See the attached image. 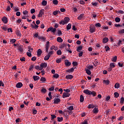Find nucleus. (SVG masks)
Listing matches in <instances>:
<instances>
[{
  "label": "nucleus",
  "instance_id": "nucleus-1",
  "mask_svg": "<svg viewBox=\"0 0 124 124\" xmlns=\"http://www.w3.org/2000/svg\"><path fill=\"white\" fill-rule=\"evenodd\" d=\"M40 67L41 69V70H42V69H43V68H45L46 67H47V63L46 62H42L40 64Z\"/></svg>",
  "mask_w": 124,
  "mask_h": 124
},
{
  "label": "nucleus",
  "instance_id": "nucleus-2",
  "mask_svg": "<svg viewBox=\"0 0 124 124\" xmlns=\"http://www.w3.org/2000/svg\"><path fill=\"white\" fill-rule=\"evenodd\" d=\"M44 14V9H42L41 10H40V11L39 13L38 17H39V18H40V17H42V16H43Z\"/></svg>",
  "mask_w": 124,
  "mask_h": 124
},
{
  "label": "nucleus",
  "instance_id": "nucleus-3",
  "mask_svg": "<svg viewBox=\"0 0 124 124\" xmlns=\"http://www.w3.org/2000/svg\"><path fill=\"white\" fill-rule=\"evenodd\" d=\"M61 102V99L55 98L54 100V104H59Z\"/></svg>",
  "mask_w": 124,
  "mask_h": 124
},
{
  "label": "nucleus",
  "instance_id": "nucleus-4",
  "mask_svg": "<svg viewBox=\"0 0 124 124\" xmlns=\"http://www.w3.org/2000/svg\"><path fill=\"white\" fill-rule=\"evenodd\" d=\"M70 96V93H63L62 95V98H65V97H69Z\"/></svg>",
  "mask_w": 124,
  "mask_h": 124
},
{
  "label": "nucleus",
  "instance_id": "nucleus-5",
  "mask_svg": "<svg viewBox=\"0 0 124 124\" xmlns=\"http://www.w3.org/2000/svg\"><path fill=\"white\" fill-rule=\"evenodd\" d=\"M2 21L4 24H7L8 23V20L7 19V17L6 16H4L2 18Z\"/></svg>",
  "mask_w": 124,
  "mask_h": 124
},
{
  "label": "nucleus",
  "instance_id": "nucleus-6",
  "mask_svg": "<svg viewBox=\"0 0 124 124\" xmlns=\"http://www.w3.org/2000/svg\"><path fill=\"white\" fill-rule=\"evenodd\" d=\"M49 44H50V42L47 41L46 44V52L48 53V50H49Z\"/></svg>",
  "mask_w": 124,
  "mask_h": 124
},
{
  "label": "nucleus",
  "instance_id": "nucleus-7",
  "mask_svg": "<svg viewBox=\"0 0 124 124\" xmlns=\"http://www.w3.org/2000/svg\"><path fill=\"white\" fill-rule=\"evenodd\" d=\"M90 31L91 32V33H93L95 31V27H90Z\"/></svg>",
  "mask_w": 124,
  "mask_h": 124
},
{
  "label": "nucleus",
  "instance_id": "nucleus-8",
  "mask_svg": "<svg viewBox=\"0 0 124 124\" xmlns=\"http://www.w3.org/2000/svg\"><path fill=\"white\" fill-rule=\"evenodd\" d=\"M91 92L92 91L87 89L86 90H84L83 93L86 94H88V95H90L91 94Z\"/></svg>",
  "mask_w": 124,
  "mask_h": 124
},
{
  "label": "nucleus",
  "instance_id": "nucleus-9",
  "mask_svg": "<svg viewBox=\"0 0 124 124\" xmlns=\"http://www.w3.org/2000/svg\"><path fill=\"white\" fill-rule=\"evenodd\" d=\"M16 87L17 88H22V87H23V83H22V82H18L16 84Z\"/></svg>",
  "mask_w": 124,
  "mask_h": 124
},
{
  "label": "nucleus",
  "instance_id": "nucleus-10",
  "mask_svg": "<svg viewBox=\"0 0 124 124\" xmlns=\"http://www.w3.org/2000/svg\"><path fill=\"white\" fill-rule=\"evenodd\" d=\"M64 63L66 66H70L71 65V62H69L68 60H65Z\"/></svg>",
  "mask_w": 124,
  "mask_h": 124
},
{
  "label": "nucleus",
  "instance_id": "nucleus-11",
  "mask_svg": "<svg viewBox=\"0 0 124 124\" xmlns=\"http://www.w3.org/2000/svg\"><path fill=\"white\" fill-rule=\"evenodd\" d=\"M65 78L69 79V80H71V79H73V76H72V75H67L65 77Z\"/></svg>",
  "mask_w": 124,
  "mask_h": 124
},
{
  "label": "nucleus",
  "instance_id": "nucleus-12",
  "mask_svg": "<svg viewBox=\"0 0 124 124\" xmlns=\"http://www.w3.org/2000/svg\"><path fill=\"white\" fill-rule=\"evenodd\" d=\"M103 83H104L105 84V85H106V86H108V85H109V84H110V81L108 79V80L104 79Z\"/></svg>",
  "mask_w": 124,
  "mask_h": 124
},
{
  "label": "nucleus",
  "instance_id": "nucleus-13",
  "mask_svg": "<svg viewBox=\"0 0 124 124\" xmlns=\"http://www.w3.org/2000/svg\"><path fill=\"white\" fill-rule=\"evenodd\" d=\"M64 21H65V23L66 24H67V23H68L69 21H70V18H69V17H65L64 18Z\"/></svg>",
  "mask_w": 124,
  "mask_h": 124
},
{
  "label": "nucleus",
  "instance_id": "nucleus-14",
  "mask_svg": "<svg viewBox=\"0 0 124 124\" xmlns=\"http://www.w3.org/2000/svg\"><path fill=\"white\" fill-rule=\"evenodd\" d=\"M42 53V50L41 49H39L37 51V56L38 57H40L41 56V54Z\"/></svg>",
  "mask_w": 124,
  "mask_h": 124
},
{
  "label": "nucleus",
  "instance_id": "nucleus-15",
  "mask_svg": "<svg viewBox=\"0 0 124 124\" xmlns=\"http://www.w3.org/2000/svg\"><path fill=\"white\" fill-rule=\"evenodd\" d=\"M108 41H109V39H108V38L107 37H106L103 39V43H104V44L107 43Z\"/></svg>",
  "mask_w": 124,
  "mask_h": 124
},
{
  "label": "nucleus",
  "instance_id": "nucleus-16",
  "mask_svg": "<svg viewBox=\"0 0 124 124\" xmlns=\"http://www.w3.org/2000/svg\"><path fill=\"white\" fill-rule=\"evenodd\" d=\"M85 70L88 75H91V74H92V72H91V70L87 69V68H85Z\"/></svg>",
  "mask_w": 124,
  "mask_h": 124
},
{
  "label": "nucleus",
  "instance_id": "nucleus-17",
  "mask_svg": "<svg viewBox=\"0 0 124 124\" xmlns=\"http://www.w3.org/2000/svg\"><path fill=\"white\" fill-rule=\"evenodd\" d=\"M57 41H58V42H59L60 43H62V42L63 41V40L61 37H58L57 39Z\"/></svg>",
  "mask_w": 124,
  "mask_h": 124
},
{
  "label": "nucleus",
  "instance_id": "nucleus-18",
  "mask_svg": "<svg viewBox=\"0 0 124 124\" xmlns=\"http://www.w3.org/2000/svg\"><path fill=\"white\" fill-rule=\"evenodd\" d=\"M42 5L43 6H46L47 5V1L44 0L42 1Z\"/></svg>",
  "mask_w": 124,
  "mask_h": 124
},
{
  "label": "nucleus",
  "instance_id": "nucleus-19",
  "mask_svg": "<svg viewBox=\"0 0 124 124\" xmlns=\"http://www.w3.org/2000/svg\"><path fill=\"white\" fill-rule=\"evenodd\" d=\"M82 49H83V46H80L78 47L77 51V52H80V51H81Z\"/></svg>",
  "mask_w": 124,
  "mask_h": 124
},
{
  "label": "nucleus",
  "instance_id": "nucleus-20",
  "mask_svg": "<svg viewBox=\"0 0 124 124\" xmlns=\"http://www.w3.org/2000/svg\"><path fill=\"white\" fill-rule=\"evenodd\" d=\"M93 112L94 114H97L98 113V108H94L93 109Z\"/></svg>",
  "mask_w": 124,
  "mask_h": 124
},
{
  "label": "nucleus",
  "instance_id": "nucleus-21",
  "mask_svg": "<svg viewBox=\"0 0 124 124\" xmlns=\"http://www.w3.org/2000/svg\"><path fill=\"white\" fill-rule=\"evenodd\" d=\"M84 16V14H81V15L78 16V20H82L83 19V16Z\"/></svg>",
  "mask_w": 124,
  "mask_h": 124
},
{
  "label": "nucleus",
  "instance_id": "nucleus-22",
  "mask_svg": "<svg viewBox=\"0 0 124 124\" xmlns=\"http://www.w3.org/2000/svg\"><path fill=\"white\" fill-rule=\"evenodd\" d=\"M66 71V72H69V73H70V72H73V71H74V68H71L70 69L67 70Z\"/></svg>",
  "mask_w": 124,
  "mask_h": 124
},
{
  "label": "nucleus",
  "instance_id": "nucleus-23",
  "mask_svg": "<svg viewBox=\"0 0 124 124\" xmlns=\"http://www.w3.org/2000/svg\"><path fill=\"white\" fill-rule=\"evenodd\" d=\"M38 39H42L43 41H45L46 40V37L38 36Z\"/></svg>",
  "mask_w": 124,
  "mask_h": 124
},
{
  "label": "nucleus",
  "instance_id": "nucleus-24",
  "mask_svg": "<svg viewBox=\"0 0 124 124\" xmlns=\"http://www.w3.org/2000/svg\"><path fill=\"white\" fill-rule=\"evenodd\" d=\"M28 48L29 49L28 52H29L30 53H31L33 50V48H31V47L30 46H28Z\"/></svg>",
  "mask_w": 124,
  "mask_h": 124
},
{
  "label": "nucleus",
  "instance_id": "nucleus-25",
  "mask_svg": "<svg viewBox=\"0 0 124 124\" xmlns=\"http://www.w3.org/2000/svg\"><path fill=\"white\" fill-rule=\"evenodd\" d=\"M41 93H47V90L45 88H42L41 90Z\"/></svg>",
  "mask_w": 124,
  "mask_h": 124
},
{
  "label": "nucleus",
  "instance_id": "nucleus-26",
  "mask_svg": "<svg viewBox=\"0 0 124 124\" xmlns=\"http://www.w3.org/2000/svg\"><path fill=\"white\" fill-rule=\"evenodd\" d=\"M115 21L116 22V23H119V22H121V18H120L119 17H117L115 18Z\"/></svg>",
  "mask_w": 124,
  "mask_h": 124
},
{
  "label": "nucleus",
  "instance_id": "nucleus-27",
  "mask_svg": "<svg viewBox=\"0 0 124 124\" xmlns=\"http://www.w3.org/2000/svg\"><path fill=\"white\" fill-rule=\"evenodd\" d=\"M88 108L89 109H92V108L93 109V108H94V105L90 104V105H88Z\"/></svg>",
  "mask_w": 124,
  "mask_h": 124
},
{
  "label": "nucleus",
  "instance_id": "nucleus-28",
  "mask_svg": "<svg viewBox=\"0 0 124 124\" xmlns=\"http://www.w3.org/2000/svg\"><path fill=\"white\" fill-rule=\"evenodd\" d=\"M84 102V96H83V95H80V102Z\"/></svg>",
  "mask_w": 124,
  "mask_h": 124
},
{
  "label": "nucleus",
  "instance_id": "nucleus-29",
  "mask_svg": "<svg viewBox=\"0 0 124 124\" xmlns=\"http://www.w3.org/2000/svg\"><path fill=\"white\" fill-rule=\"evenodd\" d=\"M117 58L118 57H117V56H115V57H113L112 59V62H117Z\"/></svg>",
  "mask_w": 124,
  "mask_h": 124
},
{
  "label": "nucleus",
  "instance_id": "nucleus-30",
  "mask_svg": "<svg viewBox=\"0 0 124 124\" xmlns=\"http://www.w3.org/2000/svg\"><path fill=\"white\" fill-rule=\"evenodd\" d=\"M16 34L17 35V36H21L22 34H21V32L19 31H17L16 32Z\"/></svg>",
  "mask_w": 124,
  "mask_h": 124
},
{
  "label": "nucleus",
  "instance_id": "nucleus-31",
  "mask_svg": "<svg viewBox=\"0 0 124 124\" xmlns=\"http://www.w3.org/2000/svg\"><path fill=\"white\" fill-rule=\"evenodd\" d=\"M114 97H115V98H118V97H119V93H118V92H115V93H114Z\"/></svg>",
  "mask_w": 124,
  "mask_h": 124
},
{
  "label": "nucleus",
  "instance_id": "nucleus-32",
  "mask_svg": "<svg viewBox=\"0 0 124 124\" xmlns=\"http://www.w3.org/2000/svg\"><path fill=\"white\" fill-rule=\"evenodd\" d=\"M70 29H71V24L69 23L66 27V30L68 31L69 30H70Z\"/></svg>",
  "mask_w": 124,
  "mask_h": 124
},
{
  "label": "nucleus",
  "instance_id": "nucleus-33",
  "mask_svg": "<svg viewBox=\"0 0 124 124\" xmlns=\"http://www.w3.org/2000/svg\"><path fill=\"white\" fill-rule=\"evenodd\" d=\"M53 77L54 78H56V79H58V78L60 77V75H59V74H55L54 75H53Z\"/></svg>",
  "mask_w": 124,
  "mask_h": 124
},
{
  "label": "nucleus",
  "instance_id": "nucleus-34",
  "mask_svg": "<svg viewBox=\"0 0 124 124\" xmlns=\"http://www.w3.org/2000/svg\"><path fill=\"white\" fill-rule=\"evenodd\" d=\"M58 119V122H62V121H63V118H62V117H58L57 118Z\"/></svg>",
  "mask_w": 124,
  "mask_h": 124
},
{
  "label": "nucleus",
  "instance_id": "nucleus-35",
  "mask_svg": "<svg viewBox=\"0 0 124 124\" xmlns=\"http://www.w3.org/2000/svg\"><path fill=\"white\" fill-rule=\"evenodd\" d=\"M40 81L41 82H46V78H45L42 77L40 78Z\"/></svg>",
  "mask_w": 124,
  "mask_h": 124
},
{
  "label": "nucleus",
  "instance_id": "nucleus-36",
  "mask_svg": "<svg viewBox=\"0 0 124 124\" xmlns=\"http://www.w3.org/2000/svg\"><path fill=\"white\" fill-rule=\"evenodd\" d=\"M114 87L115 89H119V88H120V84L119 83H116L115 84Z\"/></svg>",
  "mask_w": 124,
  "mask_h": 124
},
{
  "label": "nucleus",
  "instance_id": "nucleus-37",
  "mask_svg": "<svg viewBox=\"0 0 124 124\" xmlns=\"http://www.w3.org/2000/svg\"><path fill=\"white\" fill-rule=\"evenodd\" d=\"M49 59H50V56H48V55H46L44 58L45 61H48Z\"/></svg>",
  "mask_w": 124,
  "mask_h": 124
},
{
  "label": "nucleus",
  "instance_id": "nucleus-38",
  "mask_svg": "<svg viewBox=\"0 0 124 124\" xmlns=\"http://www.w3.org/2000/svg\"><path fill=\"white\" fill-rule=\"evenodd\" d=\"M51 120L52 121H54V119L57 118V116H56V115H55V114H51Z\"/></svg>",
  "mask_w": 124,
  "mask_h": 124
},
{
  "label": "nucleus",
  "instance_id": "nucleus-39",
  "mask_svg": "<svg viewBox=\"0 0 124 124\" xmlns=\"http://www.w3.org/2000/svg\"><path fill=\"white\" fill-rule=\"evenodd\" d=\"M72 64H73V66H77V65H78V62H72Z\"/></svg>",
  "mask_w": 124,
  "mask_h": 124
},
{
  "label": "nucleus",
  "instance_id": "nucleus-40",
  "mask_svg": "<svg viewBox=\"0 0 124 124\" xmlns=\"http://www.w3.org/2000/svg\"><path fill=\"white\" fill-rule=\"evenodd\" d=\"M64 112H65V113L67 112L68 113H69V115H71L73 113L72 110H64Z\"/></svg>",
  "mask_w": 124,
  "mask_h": 124
},
{
  "label": "nucleus",
  "instance_id": "nucleus-41",
  "mask_svg": "<svg viewBox=\"0 0 124 124\" xmlns=\"http://www.w3.org/2000/svg\"><path fill=\"white\" fill-rule=\"evenodd\" d=\"M53 4L57 5V4H58V3H59V1H58V0H53Z\"/></svg>",
  "mask_w": 124,
  "mask_h": 124
},
{
  "label": "nucleus",
  "instance_id": "nucleus-42",
  "mask_svg": "<svg viewBox=\"0 0 124 124\" xmlns=\"http://www.w3.org/2000/svg\"><path fill=\"white\" fill-rule=\"evenodd\" d=\"M67 109L69 110L70 111H72V110H74V108H73V106H72L68 107Z\"/></svg>",
  "mask_w": 124,
  "mask_h": 124
},
{
  "label": "nucleus",
  "instance_id": "nucleus-43",
  "mask_svg": "<svg viewBox=\"0 0 124 124\" xmlns=\"http://www.w3.org/2000/svg\"><path fill=\"white\" fill-rule=\"evenodd\" d=\"M57 54L58 56H61V55H62V50L60 49L57 50Z\"/></svg>",
  "mask_w": 124,
  "mask_h": 124
},
{
  "label": "nucleus",
  "instance_id": "nucleus-44",
  "mask_svg": "<svg viewBox=\"0 0 124 124\" xmlns=\"http://www.w3.org/2000/svg\"><path fill=\"white\" fill-rule=\"evenodd\" d=\"M34 67V66L33 64H31L30 65V68L29 69V71H31V70H32V69Z\"/></svg>",
  "mask_w": 124,
  "mask_h": 124
},
{
  "label": "nucleus",
  "instance_id": "nucleus-45",
  "mask_svg": "<svg viewBox=\"0 0 124 124\" xmlns=\"http://www.w3.org/2000/svg\"><path fill=\"white\" fill-rule=\"evenodd\" d=\"M91 94H92L93 96H96V93L94 91L91 92Z\"/></svg>",
  "mask_w": 124,
  "mask_h": 124
},
{
  "label": "nucleus",
  "instance_id": "nucleus-46",
  "mask_svg": "<svg viewBox=\"0 0 124 124\" xmlns=\"http://www.w3.org/2000/svg\"><path fill=\"white\" fill-rule=\"evenodd\" d=\"M124 102V97H122L120 99V103H121V104H123Z\"/></svg>",
  "mask_w": 124,
  "mask_h": 124
},
{
  "label": "nucleus",
  "instance_id": "nucleus-47",
  "mask_svg": "<svg viewBox=\"0 0 124 124\" xmlns=\"http://www.w3.org/2000/svg\"><path fill=\"white\" fill-rule=\"evenodd\" d=\"M109 66L112 68L115 67V64H114V63L111 62L110 63Z\"/></svg>",
  "mask_w": 124,
  "mask_h": 124
},
{
  "label": "nucleus",
  "instance_id": "nucleus-48",
  "mask_svg": "<svg viewBox=\"0 0 124 124\" xmlns=\"http://www.w3.org/2000/svg\"><path fill=\"white\" fill-rule=\"evenodd\" d=\"M86 67L87 69H88L89 70H91V69H92L93 68V66L91 65V66H88Z\"/></svg>",
  "mask_w": 124,
  "mask_h": 124
},
{
  "label": "nucleus",
  "instance_id": "nucleus-49",
  "mask_svg": "<svg viewBox=\"0 0 124 124\" xmlns=\"http://www.w3.org/2000/svg\"><path fill=\"white\" fill-rule=\"evenodd\" d=\"M57 31V29L56 28H53L52 29H51V32H53V33H56V31Z\"/></svg>",
  "mask_w": 124,
  "mask_h": 124
},
{
  "label": "nucleus",
  "instance_id": "nucleus-50",
  "mask_svg": "<svg viewBox=\"0 0 124 124\" xmlns=\"http://www.w3.org/2000/svg\"><path fill=\"white\" fill-rule=\"evenodd\" d=\"M59 24H60V25H62H62H63H63H65V24L66 23H65V21L64 20H61Z\"/></svg>",
  "mask_w": 124,
  "mask_h": 124
},
{
  "label": "nucleus",
  "instance_id": "nucleus-51",
  "mask_svg": "<svg viewBox=\"0 0 124 124\" xmlns=\"http://www.w3.org/2000/svg\"><path fill=\"white\" fill-rule=\"evenodd\" d=\"M18 51H20V52H23V48H22V47L21 46H19L18 47Z\"/></svg>",
  "mask_w": 124,
  "mask_h": 124
},
{
  "label": "nucleus",
  "instance_id": "nucleus-52",
  "mask_svg": "<svg viewBox=\"0 0 124 124\" xmlns=\"http://www.w3.org/2000/svg\"><path fill=\"white\" fill-rule=\"evenodd\" d=\"M35 69H37V70H41V67H40L39 66H38V65H36V66H35Z\"/></svg>",
  "mask_w": 124,
  "mask_h": 124
},
{
  "label": "nucleus",
  "instance_id": "nucleus-53",
  "mask_svg": "<svg viewBox=\"0 0 124 124\" xmlns=\"http://www.w3.org/2000/svg\"><path fill=\"white\" fill-rule=\"evenodd\" d=\"M57 33L58 35H62V31L61 30H58Z\"/></svg>",
  "mask_w": 124,
  "mask_h": 124
},
{
  "label": "nucleus",
  "instance_id": "nucleus-54",
  "mask_svg": "<svg viewBox=\"0 0 124 124\" xmlns=\"http://www.w3.org/2000/svg\"><path fill=\"white\" fill-rule=\"evenodd\" d=\"M55 89V87L54 86H52L49 88V92H53L54 91V89Z\"/></svg>",
  "mask_w": 124,
  "mask_h": 124
},
{
  "label": "nucleus",
  "instance_id": "nucleus-55",
  "mask_svg": "<svg viewBox=\"0 0 124 124\" xmlns=\"http://www.w3.org/2000/svg\"><path fill=\"white\" fill-rule=\"evenodd\" d=\"M105 48L106 49V52H107L108 51H109V50H110V47H109V46H105Z\"/></svg>",
  "mask_w": 124,
  "mask_h": 124
},
{
  "label": "nucleus",
  "instance_id": "nucleus-56",
  "mask_svg": "<svg viewBox=\"0 0 124 124\" xmlns=\"http://www.w3.org/2000/svg\"><path fill=\"white\" fill-rule=\"evenodd\" d=\"M62 62V58L58 59L56 60V62L57 63H60V62Z\"/></svg>",
  "mask_w": 124,
  "mask_h": 124
},
{
  "label": "nucleus",
  "instance_id": "nucleus-57",
  "mask_svg": "<svg viewBox=\"0 0 124 124\" xmlns=\"http://www.w3.org/2000/svg\"><path fill=\"white\" fill-rule=\"evenodd\" d=\"M53 29V27H50V28H48L46 30L47 32H49V31H52V29Z\"/></svg>",
  "mask_w": 124,
  "mask_h": 124
},
{
  "label": "nucleus",
  "instance_id": "nucleus-58",
  "mask_svg": "<svg viewBox=\"0 0 124 124\" xmlns=\"http://www.w3.org/2000/svg\"><path fill=\"white\" fill-rule=\"evenodd\" d=\"M35 12V9H31V14H33V13H34Z\"/></svg>",
  "mask_w": 124,
  "mask_h": 124
},
{
  "label": "nucleus",
  "instance_id": "nucleus-59",
  "mask_svg": "<svg viewBox=\"0 0 124 124\" xmlns=\"http://www.w3.org/2000/svg\"><path fill=\"white\" fill-rule=\"evenodd\" d=\"M111 98V97H110L109 95L106 98V101H109L110 100V99Z\"/></svg>",
  "mask_w": 124,
  "mask_h": 124
},
{
  "label": "nucleus",
  "instance_id": "nucleus-60",
  "mask_svg": "<svg viewBox=\"0 0 124 124\" xmlns=\"http://www.w3.org/2000/svg\"><path fill=\"white\" fill-rule=\"evenodd\" d=\"M95 27H101V24L99 23H95Z\"/></svg>",
  "mask_w": 124,
  "mask_h": 124
},
{
  "label": "nucleus",
  "instance_id": "nucleus-61",
  "mask_svg": "<svg viewBox=\"0 0 124 124\" xmlns=\"http://www.w3.org/2000/svg\"><path fill=\"white\" fill-rule=\"evenodd\" d=\"M72 30H73V31H77V28H76V27L73 25Z\"/></svg>",
  "mask_w": 124,
  "mask_h": 124
},
{
  "label": "nucleus",
  "instance_id": "nucleus-62",
  "mask_svg": "<svg viewBox=\"0 0 124 124\" xmlns=\"http://www.w3.org/2000/svg\"><path fill=\"white\" fill-rule=\"evenodd\" d=\"M66 46V45L64 43V44H62V45H61L60 48H64V46Z\"/></svg>",
  "mask_w": 124,
  "mask_h": 124
},
{
  "label": "nucleus",
  "instance_id": "nucleus-63",
  "mask_svg": "<svg viewBox=\"0 0 124 124\" xmlns=\"http://www.w3.org/2000/svg\"><path fill=\"white\" fill-rule=\"evenodd\" d=\"M31 52H27V55L29 57H31Z\"/></svg>",
  "mask_w": 124,
  "mask_h": 124
},
{
  "label": "nucleus",
  "instance_id": "nucleus-64",
  "mask_svg": "<svg viewBox=\"0 0 124 124\" xmlns=\"http://www.w3.org/2000/svg\"><path fill=\"white\" fill-rule=\"evenodd\" d=\"M82 124H88V121L86 120H84Z\"/></svg>",
  "mask_w": 124,
  "mask_h": 124
}]
</instances>
